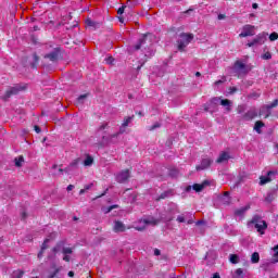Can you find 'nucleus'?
<instances>
[{"label": "nucleus", "instance_id": "f257e3e1", "mask_svg": "<svg viewBox=\"0 0 278 278\" xmlns=\"http://www.w3.org/2000/svg\"><path fill=\"white\" fill-rule=\"evenodd\" d=\"M63 253V262H71L73 260V248L64 247V243H59L52 249V254L49 256L53 260L58 253Z\"/></svg>", "mask_w": 278, "mask_h": 278}, {"label": "nucleus", "instance_id": "f03ea898", "mask_svg": "<svg viewBox=\"0 0 278 278\" xmlns=\"http://www.w3.org/2000/svg\"><path fill=\"white\" fill-rule=\"evenodd\" d=\"M216 105H222L223 108H225L226 112H231L232 102L228 99L213 98L206 104V108H205L206 112H211L212 108H216Z\"/></svg>", "mask_w": 278, "mask_h": 278}, {"label": "nucleus", "instance_id": "7ed1b4c3", "mask_svg": "<svg viewBox=\"0 0 278 278\" xmlns=\"http://www.w3.org/2000/svg\"><path fill=\"white\" fill-rule=\"evenodd\" d=\"M193 38L194 36H192L191 34H181L178 40L179 51H184V49H186L190 45V42H192Z\"/></svg>", "mask_w": 278, "mask_h": 278}, {"label": "nucleus", "instance_id": "20e7f679", "mask_svg": "<svg viewBox=\"0 0 278 278\" xmlns=\"http://www.w3.org/2000/svg\"><path fill=\"white\" fill-rule=\"evenodd\" d=\"M251 225H254V228L256 229L257 233L260 236H264L266 233V229H268V224H266V220L264 219H252Z\"/></svg>", "mask_w": 278, "mask_h": 278}, {"label": "nucleus", "instance_id": "39448f33", "mask_svg": "<svg viewBox=\"0 0 278 278\" xmlns=\"http://www.w3.org/2000/svg\"><path fill=\"white\" fill-rule=\"evenodd\" d=\"M148 225H157V220L152 217L143 218L139 220V225H135L134 227L137 231H144Z\"/></svg>", "mask_w": 278, "mask_h": 278}, {"label": "nucleus", "instance_id": "423d86ee", "mask_svg": "<svg viewBox=\"0 0 278 278\" xmlns=\"http://www.w3.org/2000/svg\"><path fill=\"white\" fill-rule=\"evenodd\" d=\"M249 36H255V26L247 24L242 27L239 38H249Z\"/></svg>", "mask_w": 278, "mask_h": 278}, {"label": "nucleus", "instance_id": "0eeeda50", "mask_svg": "<svg viewBox=\"0 0 278 278\" xmlns=\"http://www.w3.org/2000/svg\"><path fill=\"white\" fill-rule=\"evenodd\" d=\"M266 36H268V34H266V33L258 34L252 41L248 42V47H255L257 45H264V42H266Z\"/></svg>", "mask_w": 278, "mask_h": 278}, {"label": "nucleus", "instance_id": "6e6552de", "mask_svg": "<svg viewBox=\"0 0 278 278\" xmlns=\"http://www.w3.org/2000/svg\"><path fill=\"white\" fill-rule=\"evenodd\" d=\"M123 131H124L123 128H121L118 132H114L109 137H103V140H105V142H111L112 144H116V142L121 141V134H123Z\"/></svg>", "mask_w": 278, "mask_h": 278}, {"label": "nucleus", "instance_id": "1a4fd4ad", "mask_svg": "<svg viewBox=\"0 0 278 278\" xmlns=\"http://www.w3.org/2000/svg\"><path fill=\"white\" fill-rule=\"evenodd\" d=\"M277 105H278V101L274 100V102L271 104H268L267 106L262 109L260 115L265 116V118H268V116L270 114V110H273V108H277Z\"/></svg>", "mask_w": 278, "mask_h": 278}, {"label": "nucleus", "instance_id": "9d476101", "mask_svg": "<svg viewBox=\"0 0 278 278\" xmlns=\"http://www.w3.org/2000/svg\"><path fill=\"white\" fill-rule=\"evenodd\" d=\"M55 232L51 233L50 237H48L45 241L41 247V251L38 253V258H42V253H45V250L49 247V243L51 242V240L55 239Z\"/></svg>", "mask_w": 278, "mask_h": 278}, {"label": "nucleus", "instance_id": "9b49d317", "mask_svg": "<svg viewBox=\"0 0 278 278\" xmlns=\"http://www.w3.org/2000/svg\"><path fill=\"white\" fill-rule=\"evenodd\" d=\"M129 179V169L123 170L116 176V181L118 184H125Z\"/></svg>", "mask_w": 278, "mask_h": 278}, {"label": "nucleus", "instance_id": "f8f14e48", "mask_svg": "<svg viewBox=\"0 0 278 278\" xmlns=\"http://www.w3.org/2000/svg\"><path fill=\"white\" fill-rule=\"evenodd\" d=\"M210 166H212V160L206 157L203 159L200 165L197 166V170H205V168H210Z\"/></svg>", "mask_w": 278, "mask_h": 278}, {"label": "nucleus", "instance_id": "ddd939ff", "mask_svg": "<svg viewBox=\"0 0 278 278\" xmlns=\"http://www.w3.org/2000/svg\"><path fill=\"white\" fill-rule=\"evenodd\" d=\"M273 175H277V173L268 172L267 176H261L260 185L265 186V184H269V181H271L270 177H273Z\"/></svg>", "mask_w": 278, "mask_h": 278}, {"label": "nucleus", "instance_id": "4468645a", "mask_svg": "<svg viewBox=\"0 0 278 278\" xmlns=\"http://www.w3.org/2000/svg\"><path fill=\"white\" fill-rule=\"evenodd\" d=\"M125 229H127V227H125V224H123L122 222H114L113 230L116 233H121L125 231Z\"/></svg>", "mask_w": 278, "mask_h": 278}, {"label": "nucleus", "instance_id": "2eb2a0df", "mask_svg": "<svg viewBox=\"0 0 278 278\" xmlns=\"http://www.w3.org/2000/svg\"><path fill=\"white\" fill-rule=\"evenodd\" d=\"M235 71L238 73H245L247 72V65L242 63V61H237L233 66Z\"/></svg>", "mask_w": 278, "mask_h": 278}, {"label": "nucleus", "instance_id": "dca6fc26", "mask_svg": "<svg viewBox=\"0 0 278 278\" xmlns=\"http://www.w3.org/2000/svg\"><path fill=\"white\" fill-rule=\"evenodd\" d=\"M229 152H222L217 159V164H225L229 160Z\"/></svg>", "mask_w": 278, "mask_h": 278}, {"label": "nucleus", "instance_id": "f3484780", "mask_svg": "<svg viewBox=\"0 0 278 278\" xmlns=\"http://www.w3.org/2000/svg\"><path fill=\"white\" fill-rule=\"evenodd\" d=\"M208 185L207 181H204L202 184H195L192 186V189L195 191V192H201L204 190V188Z\"/></svg>", "mask_w": 278, "mask_h": 278}, {"label": "nucleus", "instance_id": "a211bd4d", "mask_svg": "<svg viewBox=\"0 0 278 278\" xmlns=\"http://www.w3.org/2000/svg\"><path fill=\"white\" fill-rule=\"evenodd\" d=\"M21 90H25V87L15 86V87L11 88L10 91H8L7 97H10L11 94H16V93H18V91H21Z\"/></svg>", "mask_w": 278, "mask_h": 278}, {"label": "nucleus", "instance_id": "6ab92c4d", "mask_svg": "<svg viewBox=\"0 0 278 278\" xmlns=\"http://www.w3.org/2000/svg\"><path fill=\"white\" fill-rule=\"evenodd\" d=\"M262 127H264V124L262 122H256L254 125V131H256L257 134H262Z\"/></svg>", "mask_w": 278, "mask_h": 278}, {"label": "nucleus", "instance_id": "aec40b11", "mask_svg": "<svg viewBox=\"0 0 278 278\" xmlns=\"http://www.w3.org/2000/svg\"><path fill=\"white\" fill-rule=\"evenodd\" d=\"M129 123H131V117H126L122 123V127H121L122 131H125V127H128Z\"/></svg>", "mask_w": 278, "mask_h": 278}, {"label": "nucleus", "instance_id": "412c9836", "mask_svg": "<svg viewBox=\"0 0 278 278\" xmlns=\"http://www.w3.org/2000/svg\"><path fill=\"white\" fill-rule=\"evenodd\" d=\"M252 264H257L260 262V253L254 252L251 256Z\"/></svg>", "mask_w": 278, "mask_h": 278}, {"label": "nucleus", "instance_id": "4be33fe9", "mask_svg": "<svg viewBox=\"0 0 278 278\" xmlns=\"http://www.w3.org/2000/svg\"><path fill=\"white\" fill-rule=\"evenodd\" d=\"M229 262L231 264H238V262H240V257L238 255H236V254H230Z\"/></svg>", "mask_w": 278, "mask_h": 278}, {"label": "nucleus", "instance_id": "5701e85b", "mask_svg": "<svg viewBox=\"0 0 278 278\" xmlns=\"http://www.w3.org/2000/svg\"><path fill=\"white\" fill-rule=\"evenodd\" d=\"M93 162L94 160L92 159V156H87L84 161V166H92Z\"/></svg>", "mask_w": 278, "mask_h": 278}, {"label": "nucleus", "instance_id": "b1692460", "mask_svg": "<svg viewBox=\"0 0 278 278\" xmlns=\"http://www.w3.org/2000/svg\"><path fill=\"white\" fill-rule=\"evenodd\" d=\"M232 278H244L242 269L241 268L237 269Z\"/></svg>", "mask_w": 278, "mask_h": 278}, {"label": "nucleus", "instance_id": "393cba45", "mask_svg": "<svg viewBox=\"0 0 278 278\" xmlns=\"http://www.w3.org/2000/svg\"><path fill=\"white\" fill-rule=\"evenodd\" d=\"M255 116H257V113H255L253 111H250V112L247 113L245 118L248 121H251L252 118H255Z\"/></svg>", "mask_w": 278, "mask_h": 278}, {"label": "nucleus", "instance_id": "a878e982", "mask_svg": "<svg viewBox=\"0 0 278 278\" xmlns=\"http://www.w3.org/2000/svg\"><path fill=\"white\" fill-rule=\"evenodd\" d=\"M23 162H25L23 156H18L17 159H15V166H17V167L23 166Z\"/></svg>", "mask_w": 278, "mask_h": 278}, {"label": "nucleus", "instance_id": "bb28decb", "mask_svg": "<svg viewBox=\"0 0 278 278\" xmlns=\"http://www.w3.org/2000/svg\"><path fill=\"white\" fill-rule=\"evenodd\" d=\"M23 275H24L23 270L17 269V270L13 271L12 277L13 278H21V277H23Z\"/></svg>", "mask_w": 278, "mask_h": 278}, {"label": "nucleus", "instance_id": "cd10ccee", "mask_svg": "<svg viewBox=\"0 0 278 278\" xmlns=\"http://www.w3.org/2000/svg\"><path fill=\"white\" fill-rule=\"evenodd\" d=\"M105 129H110V124L104 122L100 125L99 131H105Z\"/></svg>", "mask_w": 278, "mask_h": 278}, {"label": "nucleus", "instance_id": "c85d7f7f", "mask_svg": "<svg viewBox=\"0 0 278 278\" xmlns=\"http://www.w3.org/2000/svg\"><path fill=\"white\" fill-rule=\"evenodd\" d=\"M222 201L223 203H225L226 205L229 204V192H225L224 197H222Z\"/></svg>", "mask_w": 278, "mask_h": 278}, {"label": "nucleus", "instance_id": "c756f323", "mask_svg": "<svg viewBox=\"0 0 278 278\" xmlns=\"http://www.w3.org/2000/svg\"><path fill=\"white\" fill-rule=\"evenodd\" d=\"M269 40H270V42H275V40H278V34L277 33H271L269 35Z\"/></svg>", "mask_w": 278, "mask_h": 278}, {"label": "nucleus", "instance_id": "7c9ffc66", "mask_svg": "<svg viewBox=\"0 0 278 278\" xmlns=\"http://www.w3.org/2000/svg\"><path fill=\"white\" fill-rule=\"evenodd\" d=\"M247 210H249V206H245V207H242V208L236 211V214L238 216H242V214H244V212H247Z\"/></svg>", "mask_w": 278, "mask_h": 278}, {"label": "nucleus", "instance_id": "2f4dec72", "mask_svg": "<svg viewBox=\"0 0 278 278\" xmlns=\"http://www.w3.org/2000/svg\"><path fill=\"white\" fill-rule=\"evenodd\" d=\"M86 25H87V27H96L97 23H94V21H92V20H87Z\"/></svg>", "mask_w": 278, "mask_h": 278}, {"label": "nucleus", "instance_id": "473e14b6", "mask_svg": "<svg viewBox=\"0 0 278 278\" xmlns=\"http://www.w3.org/2000/svg\"><path fill=\"white\" fill-rule=\"evenodd\" d=\"M270 58H273V54H270V52H265L264 54H262V60H270Z\"/></svg>", "mask_w": 278, "mask_h": 278}, {"label": "nucleus", "instance_id": "72a5a7b5", "mask_svg": "<svg viewBox=\"0 0 278 278\" xmlns=\"http://www.w3.org/2000/svg\"><path fill=\"white\" fill-rule=\"evenodd\" d=\"M274 262H278V245L274 248Z\"/></svg>", "mask_w": 278, "mask_h": 278}, {"label": "nucleus", "instance_id": "f704fd0d", "mask_svg": "<svg viewBox=\"0 0 278 278\" xmlns=\"http://www.w3.org/2000/svg\"><path fill=\"white\" fill-rule=\"evenodd\" d=\"M86 94H83V96H80L78 99H77V104H79V103H84V101H86Z\"/></svg>", "mask_w": 278, "mask_h": 278}, {"label": "nucleus", "instance_id": "c9c22d12", "mask_svg": "<svg viewBox=\"0 0 278 278\" xmlns=\"http://www.w3.org/2000/svg\"><path fill=\"white\" fill-rule=\"evenodd\" d=\"M77 164H79V160H75L70 164V168H75L77 167Z\"/></svg>", "mask_w": 278, "mask_h": 278}, {"label": "nucleus", "instance_id": "e433bc0d", "mask_svg": "<svg viewBox=\"0 0 278 278\" xmlns=\"http://www.w3.org/2000/svg\"><path fill=\"white\" fill-rule=\"evenodd\" d=\"M105 62H106V64H114V58L108 56V58L105 59Z\"/></svg>", "mask_w": 278, "mask_h": 278}, {"label": "nucleus", "instance_id": "4c0bfd02", "mask_svg": "<svg viewBox=\"0 0 278 278\" xmlns=\"http://www.w3.org/2000/svg\"><path fill=\"white\" fill-rule=\"evenodd\" d=\"M116 207V205L110 206L104 210V214H110L111 211H113Z\"/></svg>", "mask_w": 278, "mask_h": 278}, {"label": "nucleus", "instance_id": "58836bf2", "mask_svg": "<svg viewBox=\"0 0 278 278\" xmlns=\"http://www.w3.org/2000/svg\"><path fill=\"white\" fill-rule=\"evenodd\" d=\"M178 223H186V217L184 215H179L177 217Z\"/></svg>", "mask_w": 278, "mask_h": 278}, {"label": "nucleus", "instance_id": "ea45409f", "mask_svg": "<svg viewBox=\"0 0 278 278\" xmlns=\"http://www.w3.org/2000/svg\"><path fill=\"white\" fill-rule=\"evenodd\" d=\"M60 270H62V267L55 268L50 278L55 277V275H58V273H60Z\"/></svg>", "mask_w": 278, "mask_h": 278}, {"label": "nucleus", "instance_id": "a19ab883", "mask_svg": "<svg viewBox=\"0 0 278 278\" xmlns=\"http://www.w3.org/2000/svg\"><path fill=\"white\" fill-rule=\"evenodd\" d=\"M125 12V7H122L117 10V14H124Z\"/></svg>", "mask_w": 278, "mask_h": 278}, {"label": "nucleus", "instance_id": "79ce46f5", "mask_svg": "<svg viewBox=\"0 0 278 278\" xmlns=\"http://www.w3.org/2000/svg\"><path fill=\"white\" fill-rule=\"evenodd\" d=\"M46 58H49L50 60H55V54H48Z\"/></svg>", "mask_w": 278, "mask_h": 278}, {"label": "nucleus", "instance_id": "37998d69", "mask_svg": "<svg viewBox=\"0 0 278 278\" xmlns=\"http://www.w3.org/2000/svg\"><path fill=\"white\" fill-rule=\"evenodd\" d=\"M225 83V80H217V81H215V86H220V84H224Z\"/></svg>", "mask_w": 278, "mask_h": 278}, {"label": "nucleus", "instance_id": "c03bdc74", "mask_svg": "<svg viewBox=\"0 0 278 278\" xmlns=\"http://www.w3.org/2000/svg\"><path fill=\"white\" fill-rule=\"evenodd\" d=\"M74 188H75V186L70 185V186L67 187V192H71V190H73Z\"/></svg>", "mask_w": 278, "mask_h": 278}, {"label": "nucleus", "instance_id": "a18cd8bd", "mask_svg": "<svg viewBox=\"0 0 278 278\" xmlns=\"http://www.w3.org/2000/svg\"><path fill=\"white\" fill-rule=\"evenodd\" d=\"M252 8H253V10H257V8H260V5L257 3H253Z\"/></svg>", "mask_w": 278, "mask_h": 278}, {"label": "nucleus", "instance_id": "49530a36", "mask_svg": "<svg viewBox=\"0 0 278 278\" xmlns=\"http://www.w3.org/2000/svg\"><path fill=\"white\" fill-rule=\"evenodd\" d=\"M225 18V14H219L218 15V21H223Z\"/></svg>", "mask_w": 278, "mask_h": 278}, {"label": "nucleus", "instance_id": "de8ad7c7", "mask_svg": "<svg viewBox=\"0 0 278 278\" xmlns=\"http://www.w3.org/2000/svg\"><path fill=\"white\" fill-rule=\"evenodd\" d=\"M35 131H36V134H40V127L35 126Z\"/></svg>", "mask_w": 278, "mask_h": 278}, {"label": "nucleus", "instance_id": "09e8293b", "mask_svg": "<svg viewBox=\"0 0 278 278\" xmlns=\"http://www.w3.org/2000/svg\"><path fill=\"white\" fill-rule=\"evenodd\" d=\"M236 92V88H230L229 94H233Z\"/></svg>", "mask_w": 278, "mask_h": 278}, {"label": "nucleus", "instance_id": "8fccbe9b", "mask_svg": "<svg viewBox=\"0 0 278 278\" xmlns=\"http://www.w3.org/2000/svg\"><path fill=\"white\" fill-rule=\"evenodd\" d=\"M68 277H75V273L74 271H68Z\"/></svg>", "mask_w": 278, "mask_h": 278}, {"label": "nucleus", "instance_id": "3c124183", "mask_svg": "<svg viewBox=\"0 0 278 278\" xmlns=\"http://www.w3.org/2000/svg\"><path fill=\"white\" fill-rule=\"evenodd\" d=\"M212 278H220V275L218 273H215Z\"/></svg>", "mask_w": 278, "mask_h": 278}, {"label": "nucleus", "instance_id": "603ef678", "mask_svg": "<svg viewBox=\"0 0 278 278\" xmlns=\"http://www.w3.org/2000/svg\"><path fill=\"white\" fill-rule=\"evenodd\" d=\"M90 188H92V185H87V186L85 187V190H90Z\"/></svg>", "mask_w": 278, "mask_h": 278}, {"label": "nucleus", "instance_id": "864d4df0", "mask_svg": "<svg viewBox=\"0 0 278 278\" xmlns=\"http://www.w3.org/2000/svg\"><path fill=\"white\" fill-rule=\"evenodd\" d=\"M154 255H156V256L160 255V250L155 249L154 250Z\"/></svg>", "mask_w": 278, "mask_h": 278}, {"label": "nucleus", "instance_id": "5fc2aeb1", "mask_svg": "<svg viewBox=\"0 0 278 278\" xmlns=\"http://www.w3.org/2000/svg\"><path fill=\"white\" fill-rule=\"evenodd\" d=\"M86 193V189H81L80 191H79V194H85Z\"/></svg>", "mask_w": 278, "mask_h": 278}, {"label": "nucleus", "instance_id": "6e6d98bb", "mask_svg": "<svg viewBox=\"0 0 278 278\" xmlns=\"http://www.w3.org/2000/svg\"><path fill=\"white\" fill-rule=\"evenodd\" d=\"M195 76H197V77H201V73L197 72V73H195Z\"/></svg>", "mask_w": 278, "mask_h": 278}, {"label": "nucleus", "instance_id": "4d7b16f0", "mask_svg": "<svg viewBox=\"0 0 278 278\" xmlns=\"http://www.w3.org/2000/svg\"><path fill=\"white\" fill-rule=\"evenodd\" d=\"M135 49H137V50L140 49V45H137V46L135 47Z\"/></svg>", "mask_w": 278, "mask_h": 278}, {"label": "nucleus", "instance_id": "13d9d810", "mask_svg": "<svg viewBox=\"0 0 278 278\" xmlns=\"http://www.w3.org/2000/svg\"><path fill=\"white\" fill-rule=\"evenodd\" d=\"M59 173H63V169H62V168H59Z\"/></svg>", "mask_w": 278, "mask_h": 278}, {"label": "nucleus", "instance_id": "bf43d9fd", "mask_svg": "<svg viewBox=\"0 0 278 278\" xmlns=\"http://www.w3.org/2000/svg\"><path fill=\"white\" fill-rule=\"evenodd\" d=\"M250 16H252V17H253V16H255V14L251 13V14H250Z\"/></svg>", "mask_w": 278, "mask_h": 278}, {"label": "nucleus", "instance_id": "052dcab7", "mask_svg": "<svg viewBox=\"0 0 278 278\" xmlns=\"http://www.w3.org/2000/svg\"><path fill=\"white\" fill-rule=\"evenodd\" d=\"M192 187L191 186H189L188 188H187V190H190Z\"/></svg>", "mask_w": 278, "mask_h": 278}, {"label": "nucleus", "instance_id": "680f3d73", "mask_svg": "<svg viewBox=\"0 0 278 278\" xmlns=\"http://www.w3.org/2000/svg\"><path fill=\"white\" fill-rule=\"evenodd\" d=\"M53 168H58V165H54Z\"/></svg>", "mask_w": 278, "mask_h": 278}, {"label": "nucleus", "instance_id": "e2e57ef3", "mask_svg": "<svg viewBox=\"0 0 278 278\" xmlns=\"http://www.w3.org/2000/svg\"><path fill=\"white\" fill-rule=\"evenodd\" d=\"M121 23H123V18H119Z\"/></svg>", "mask_w": 278, "mask_h": 278}, {"label": "nucleus", "instance_id": "0e129e2a", "mask_svg": "<svg viewBox=\"0 0 278 278\" xmlns=\"http://www.w3.org/2000/svg\"><path fill=\"white\" fill-rule=\"evenodd\" d=\"M198 225H201V222H198Z\"/></svg>", "mask_w": 278, "mask_h": 278}, {"label": "nucleus", "instance_id": "69168bd1", "mask_svg": "<svg viewBox=\"0 0 278 278\" xmlns=\"http://www.w3.org/2000/svg\"><path fill=\"white\" fill-rule=\"evenodd\" d=\"M155 127H157V126H154L152 129H155Z\"/></svg>", "mask_w": 278, "mask_h": 278}, {"label": "nucleus", "instance_id": "338daca9", "mask_svg": "<svg viewBox=\"0 0 278 278\" xmlns=\"http://www.w3.org/2000/svg\"><path fill=\"white\" fill-rule=\"evenodd\" d=\"M188 223H192V220H189Z\"/></svg>", "mask_w": 278, "mask_h": 278}, {"label": "nucleus", "instance_id": "774afa93", "mask_svg": "<svg viewBox=\"0 0 278 278\" xmlns=\"http://www.w3.org/2000/svg\"><path fill=\"white\" fill-rule=\"evenodd\" d=\"M144 39H141V42L143 41Z\"/></svg>", "mask_w": 278, "mask_h": 278}]
</instances>
